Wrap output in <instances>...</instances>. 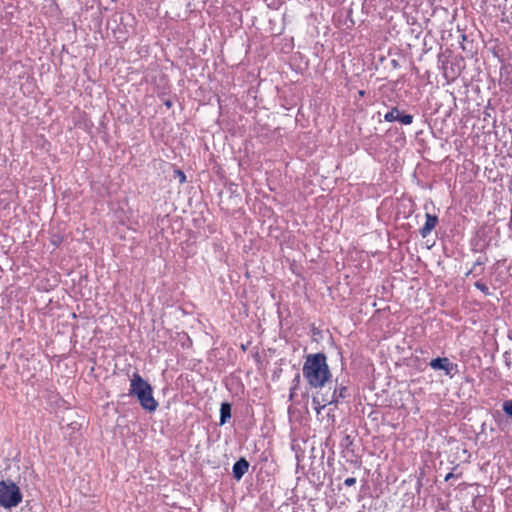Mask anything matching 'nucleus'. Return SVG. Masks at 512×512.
Listing matches in <instances>:
<instances>
[{"label":"nucleus","instance_id":"8","mask_svg":"<svg viewBox=\"0 0 512 512\" xmlns=\"http://www.w3.org/2000/svg\"><path fill=\"white\" fill-rule=\"evenodd\" d=\"M426 221L424 225L420 228L419 233L422 236V238H426L432 230L436 227L438 224V217L436 215H432L430 213L425 214Z\"/></svg>","mask_w":512,"mask_h":512},{"label":"nucleus","instance_id":"5","mask_svg":"<svg viewBox=\"0 0 512 512\" xmlns=\"http://www.w3.org/2000/svg\"><path fill=\"white\" fill-rule=\"evenodd\" d=\"M429 366L433 370H442L445 375L453 377L458 372V365L451 362L447 357H437L430 361Z\"/></svg>","mask_w":512,"mask_h":512},{"label":"nucleus","instance_id":"21","mask_svg":"<svg viewBox=\"0 0 512 512\" xmlns=\"http://www.w3.org/2000/svg\"><path fill=\"white\" fill-rule=\"evenodd\" d=\"M454 477H457V478H458V477H461V473L456 475V474H454L453 472H450V473H448V474L445 476L444 480H445V481H449L450 479H452V478H454Z\"/></svg>","mask_w":512,"mask_h":512},{"label":"nucleus","instance_id":"16","mask_svg":"<svg viewBox=\"0 0 512 512\" xmlns=\"http://www.w3.org/2000/svg\"><path fill=\"white\" fill-rule=\"evenodd\" d=\"M174 176H175V178H178V180L181 184L186 182V175L182 170H180V169L174 170Z\"/></svg>","mask_w":512,"mask_h":512},{"label":"nucleus","instance_id":"10","mask_svg":"<svg viewBox=\"0 0 512 512\" xmlns=\"http://www.w3.org/2000/svg\"><path fill=\"white\" fill-rule=\"evenodd\" d=\"M232 416V404L229 402H222L220 405V418L219 425H225Z\"/></svg>","mask_w":512,"mask_h":512},{"label":"nucleus","instance_id":"2","mask_svg":"<svg viewBox=\"0 0 512 512\" xmlns=\"http://www.w3.org/2000/svg\"><path fill=\"white\" fill-rule=\"evenodd\" d=\"M129 396L136 397L141 407L150 413L158 408L152 386L137 372L132 375L130 380Z\"/></svg>","mask_w":512,"mask_h":512},{"label":"nucleus","instance_id":"15","mask_svg":"<svg viewBox=\"0 0 512 512\" xmlns=\"http://www.w3.org/2000/svg\"><path fill=\"white\" fill-rule=\"evenodd\" d=\"M474 286H475V288L480 290L484 295H486V296L490 295V291H489L488 286L484 282H482L481 280L476 281L474 283Z\"/></svg>","mask_w":512,"mask_h":512},{"label":"nucleus","instance_id":"12","mask_svg":"<svg viewBox=\"0 0 512 512\" xmlns=\"http://www.w3.org/2000/svg\"><path fill=\"white\" fill-rule=\"evenodd\" d=\"M340 446L343 449L351 450V447L353 446V438L350 435L345 434L341 440Z\"/></svg>","mask_w":512,"mask_h":512},{"label":"nucleus","instance_id":"7","mask_svg":"<svg viewBox=\"0 0 512 512\" xmlns=\"http://www.w3.org/2000/svg\"><path fill=\"white\" fill-rule=\"evenodd\" d=\"M249 462L244 458L241 457L239 460H237L232 467V474L233 477L239 481L242 479V477L248 472L249 469Z\"/></svg>","mask_w":512,"mask_h":512},{"label":"nucleus","instance_id":"22","mask_svg":"<svg viewBox=\"0 0 512 512\" xmlns=\"http://www.w3.org/2000/svg\"><path fill=\"white\" fill-rule=\"evenodd\" d=\"M164 105H165L168 109H170V108L173 106V101H172V100H170V99H167V100H165V101H164Z\"/></svg>","mask_w":512,"mask_h":512},{"label":"nucleus","instance_id":"11","mask_svg":"<svg viewBox=\"0 0 512 512\" xmlns=\"http://www.w3.org/2000/svg\"><path fill=\"white\" fill-rule=\"evenodd\" d=\"M325 389H316L313 397H312V404L314 405V408L316 412L319 414L322 409H324L327 405H332V403H320L321 398H324Z\"/></svg>","mask_w":512,"mask_h":512},{"label":"nucleus","instance_id":"9","mask_svg":"<svg viewBox=\"0 0 512 512\" xmlns=\"http://www.w3.org/2000/svg\"><path fill=\"white\" fill-rule=\"evenodd\" d=\"M500 83L506 87L512 85V64L502 63L500 67Z\"/></svg>","mask_w":512,"mask_h":512},{"label":"nucleus","instance_id":"25","mask_svg":"<svg viewBox=\"0 0 512 512\" xmlns=\"http://www.w3.org/2000/svg\"><path fill=\"white\" fill-rule=\"evenodd\" d=\"M392 65H393L394 67H397V66H398V62H397L396 60H392Z\"/></svg>","mask_w":512,"mask_h":512},{"label":"nucleus","instance_id":"13","mask_svg":"<svg viewBox=\"0 0 512 512\" xmlns=\"http://www.w3.org/2000/svg\"><path fill=\"white\" fill-rule=\"evenodd\" d=\"M484 272V267H479V266H476V262H474L473 266L471 267V269L465 274L467 277L469 275H473V277H478L480 275H482Z\"/></svg>","mask_w":512,"mask_h":512},{"label":"nucleus","instance_id":"14","mask_svg":"<svg viewBox=\"0 0 512 512\" xmlns=\"http://www.w3.org/2000/svg\"><path fill=\"white\" fill-rule=\"evenodd\" d=\"M503 412L512 419V400H506L502 404Z\"/></svg>","mask_w":512,"mask_h":512},{"label":"nucleus","instance_id":"23","mask_svg":"<svg viewBox=\"0 0 512 512\" xmlns=\"http://www.w3.org/2000/svg\"><path fill=\"white\" fill-rule=\"evenodd\" d=\"M295 394H296V391H294V392L292 393V387H290V394H289V398H290V400H292V399L294 398Z\"/></svg>","mask_w":512,"mask_h":512},{"label":"nucleus","instance_id":"4","mask_svg":"<svg viewBox=\"0 0 512 512\" xmlns=\"http://www.w3.org/2000/svg\"><path fill=\"white\" fill-rule=\"evenodd\" d=\"M348 384L349 380L342 379L340 381L337 377L333 388L326 386L324 394L325 397L321 398L320 403H332V405L337 407L338 404L350 399L351 392Z\"/></svg>","mask_w":512,"mask_h":512},{"label":"nucleus","instance_id":"1","mask_svg":"<svg viewBox=\"0 0 512 512\" xmlns=\"http://www.w3.org/2000/svg\"><path fill=\"white\" fill-rule=\"evenodd\" d=\"M302 372L311 388L325 389L327 384H331L332 374L323 352L308 354Z\"/></svg>","mask_w":512,"mask_h":512},{"label":"nucleus","instance_id":"19","mask_svg":"<svg viewBox=\"0 0 512 512\" xmlns=\"http://www.w3.org/2000/svg\"><path fill=\"white\" fill-rule=\"evenodd\" d=\"M487 261H488L487 256H480L475 261L476 262V266L484 267V265L486 264Z\"/></svg>","mask_w":512,"mask_h":512},{"label":"nucleus","instance_id":"18","mask_svg":"<svg viewBox=\"0 0 512 512\" xmlns=\"http://www.w3.org/2000/svg\"><path fill=\"white\" fill-rule=\"evenodd\" d=\"M63 241V237L58 235V234H54L52 235L51 237V243L55 246V247H58Z\"/></svg>","mask_w":512,"mask_h":512},{"label":"nucleus","instance_id":"24","mask_svg":"<svg viewBox=\"0 0 512 512\" xmlns=\"http://www.w3.org/2000/svg\"><path fill=\"white\" fill-rule=\"evenodd\" d=\"M358 94H359L360 97H363L365 95V91L364 90H360L358 92Z\"/></svg>","mask_w":512,"mask_h":512},{"label":"nucleus","instance_id":"3","mask_svg":"<svg viewBox=\"0 0 512 512\" xmlns=\"http://www.w3.org/2000/svg\"><path fill=\"white\" fill-rule=\"evenodd\" d=\"M23 499L18 485L10 479L0 480V506L5 509L17 507Z\"/></svg>","mask_w":512,"mask_h":512},{"label":"nucleus","instance_id":"6","mask_svg":"<svg viewBox=\"0 0 512 512\" xmlns=\"http://www.w3.org/2000/svg\"><path fill=\"white\" fill-rule=\"evenodd\" d=\"M413 115L406 114L403 111H400L398 107H393L390 111H388L384 115V120L386 122H400L403 125H410L413 123Z\"/></svg>","mask_w":512,"mask_h":512},{"label":"nucleus","instance_id":"17","mask_svg":"<svg viewBox=\"0 0 512 512\" xmlns=\"http://www.w3.org/2000/svg\"><path fill=\"white\" fill-rule=\"evenodd\" d=\"M300 383H301V377H300V374L297 373L294 377V379L292 380V393L294 391H296L298 389V387L300 386Z\"/></svg>","mask_w":512,"mask_h":512},{"label":"nucleus","instance_id":"20","mask_svg":"<svg viewBox=\"0 0 512 512\" xmlns=\"http://www.w3.org/2000/svg\"><path fill=\"white\" fill-rule=\"evenodd\" d=\"M355 483H356V478H354V477H349V478L345 479V481H344V484L346 486H353Z\"/></svg>","mask_w":512,"mask_h":512}]
</instances>
